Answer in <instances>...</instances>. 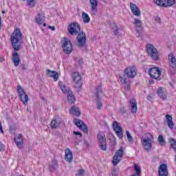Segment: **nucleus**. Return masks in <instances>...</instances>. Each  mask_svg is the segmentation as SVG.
I'll use <instances>...</instances> for the list:
<instances>
[{
	"instance_id": "f257e3e1",
	"label": "nucleus",
	"mask_w": 176,
	"mask_h": 176,
	"mask_svg": "<svg viewBox=\"0 0 176 176\" xmlns=\"http://www.w3.org/2000/svg\"><path fill=\"white\" fill-rule=\"evenodd\" d=\"M68 31L71 35L78 34L77 36L78 47H85L86 46V34L83 32L80 33V25L78 23H72L69 25Z\"/></svg>"
},
{
	"instance_id": "f03ea898",
	"label": "nucleus",
	"mask_w": 176,
	"mask_h": 176,
	"mask_svg": "<svg viewBox=\"0 0 176 176\" xmlns=\"http://www.w3.org/2000/svg\"><path fill=\"white\" fill-rule=\"evenodd\" d=\"M23 40V33L20 29L16 28L11 35V44L15 52H19L23 49L21 41Z\"/></svg>"
},
{
	"instance_id": "7ed1b4c3",
	"label": "nucleus",
	"mask_w": 176,
	"mask_h": 176,
	"mask_svg": "<svg viewBox=\"0 0 176 176\" xmlns=\"http://www.w3.org/2000/svg\"><path fill=\"white\" fill-rule=\"evenodd\" d=\"M152 142H153V135L148 133L145 135V137L142 139V144L145 151H151L152 148Z\"/></svg>"
},
{
	"instance_id": "20e7f679",
	"label": "nucleus",
	"mask_w": 176,
	"mask_h": 176,
	"mask_svg": "<svg viewBox=\"0 0 176 176\" xmlns=\"http://www.w3.org/2000/svg\"><path fill=\"white\" fill-rule=\"evenodd\" d=\"M137 76V70H135V67L133 66H129L124 71V74L120 76V78H122V79H133V78H135Z\"/></svg>"
},
{
	"instance_id": "39448f33",
	"label": "nucleus",
	"mask_w": 176,
	"mask_h": 176,
	"mask_svg": "<svg viewBox=\"0 0 176 176\" xmlns=\"http://www.w3.org/2000/svg\"><path fill=\"white\" fill-rule=\"evenodd\" d=\"M146 52L150 56L151 58L154 60L155 61H157L159 60V52L153 46L152 44H147L146 46Z\"/></svg>"
},
{
	"instance_id": "423d86ee",
	"label": "nucleus",
	"mask_w": 176,
	"mask_h": 176,
	"mask_svg": "<svg viewBox=\"0 0 176 176\" xmlns=\"http://www.w3.org/2000/svg\"><path fill=\"white\" fill-rule=\"evenodd\" d=\"M17 93L19 94V97L23 104L28 105V95L25 94V91H24V89L21 85L17 86Z\"/></svg>"
},
{
	"instance_id": "0eeeda50",
	"label": "nucleus",
	"mask_w": 176,
	"mask_h": 176,
	"mask_svg": "<svg viewBox=\"0 0 176 176\" xmlns=\"http://www.w3.org/2000/svg\"><path fill=\"white\" fill-rule=\"evenodd\" d=\"M97 139L99 142V146L101 151H107V138H105V135L102 132H99Z\"/></svg>"
},
{
	"instance_id": "6e6552de",
	"label": "nucleus",
	"mask_w": 176,
	"mask_h": 176,
	"mask_svg": "<svg viewBox=\"0 0 176 176\" xmlns=\"http://www.w3.org/2000/svg\"><path fill=\"white\" fill-rule=\"evenodd\" d=\"M123 153H124V151H123V147L121 146L120 149L117 151L113 157L112 164L113 166H118V164L123 158Z\"/></svg>"
},
{
	"instance_id": "1a4fd4ad",
	"label": "nucleus",
	"mask_w": 176,
	"mask_h": 176,
	"mask_svg": "<svg viewBox=\"0 0 176 176\" xmlns=\"http://www.w3.org/2000/svg\"><path fill=\"white\" fill-rule=\"evenodd\" d=\"M62 47L64 53L66 54H71V53H72V43H71V41H69V39L67 38H64Z\"/></svg>"
},
{
	"instance_id": "9d476101",
	"label": "nucleus",
	"mask_w": 176,
	"mask_h": 176,
	"mask_svg": "<svg viewBox=\"0 0 176 176\" xmlns=\"http://www.w3.org/2000/svg\"><path fill=\"white\" fill-rule=\"evenodd\" d=\"M73 81L75 82L74 87L78 89V91L82 88V77L79 75V73L74 72L72 74Z\"/></svg>"
},
{
	"instance_id": "9b49d317",
	"label": "nucleus",
	"mask_w": 176,
	"mask_h": 176,
	"mask_svg": "<svg viewBox=\"0 0 176 176\" xmlns=\"http://www.w3.org/2000/svg\"><path fill=\"white\" fill-rule=\"evenodd\" d=\"M101 93H102V89H101V85H99L96 88V92L94 93V96L96 98V108L98 109H101V107H102V102H101V98L99 96V94Z\"/></svg>"
},
{
	"instance_id": "f8f14e48",
	"label": "nucleus",
	"mask_w": 176,
	"mask_h": 176,
	"mask_svg": "<svg viewBox=\"0 0 176 176\" xmlns=\"http://www.w3.org/2000/svg\"><path fill=\"white\" fill-rule=\"evenodd\" d=\"M112 126L116 135H118L120 140H122V138H123V129L122 126H120V125H119V122L114 121Z\"/></svg>"
},
{
	"instance_id": "ddd939ff",
	"label": "nucleus",
	"mask_w": 176,
	"mask_h": 176,
	"mask_svg": "<svg viewBox=\"0 0 176 176\" xmlns=\"http://www.w3.org/2000/svg\"><path fill=\"white\" fill-rule=\"evenodd\" d=\"M74 122L75 125L77 126V127H78V129H80V130H82V131H84V133H85V134H87L89 133V129H87V125H86V124H85V122L83 121H82L81 120H79V119L74 118Z\"/></svg>"
},
{
	"instance_id": "4468645a",
	"label": "nucleus",
	"mask_w": 176,
	"mask_h": 176,
	"mask_svg": "<svg viewBox=\"0 0 176 176\" xmlns=\"http://www.w3.org/2000/svg\"><path fill=\"white\" fill-rule=\"evenodd\" d=\"M151 78L153 79H159L160 75H162V72L157 67H151L148 71Z\"/></svg>"
},
{
	"instance_id": "2eb2a0df",
	"label": "nucleus",
	"mask_w": 176,
	"mask_h": 176,
	"mask_svg": "<svg viewBox=\"0 0 176 176\" xmlns=\"http://www.w3.org/2000/svg\"><path fill=\"white\" fill-rule=\"evenodd\" d=\"M154 2L157 3L158 6H164V8L175 5V0H167V4H166V0H154Z\"/></svg>"
},
{
	"instance_id": "dca6fc26",
	"label": "nucleus",
	"mask_w": 176,
	"mask_h": 176,
	"mask_svg": "<svg viewBox=\"0 0 176 176\" xmlns=\"http://www.w3.org/2000/svg\"><path fill=\"white\" fill-rule=\"evenodd\" d=\"M159 176H168V169L166 164H162L158 168Z\"/></svg>"
},
{
	"instance_id": "f3484780",
	"label": "nucleus",
	"mask_w": 176,
	"mask_h": 176,
	"mask_svg": "<svg viewBox=\"0 0 176 176\" xmlns=\"http://www.w3.org/2000/svg\"><path fill=\"white\" fill-rule=\"evenodd\" d=\"M131 10L134 16H141V10L138 8V6L132 2L130 3Z\"/></svg>"
},
{
	"instance_id": "a211bd4d",
	"label": "nucleus",
	"mask_w": 176,
	"mask_h": 176,
	"mask_svg": "<svg viewBox=\"0 0 176 176\" xmlns=\"http://www.w3.org/2000/svg\"><path fill=\"white\" fill-rule=\"evenodd\" d=\"M12 61L15 67H19V65H20L21 60H20V55H19V53L16 52H12Z\"/></svg>"
},
{
	"instance_id": "6ab92c4d",
	"label": "nucleus",
	"mask_w": 176,
	"mask_h": 176,
	"mask_svg": "<svg viewBox=\"0 0 176 176\" xmlns=\"http://www.w3.org/2000/svg\"><path fill=\"white\" fill-rule=\"evenodd\" d=\"M129 103L131 104V113H137V111H138V108L137 107V100L134 98L130 99Z\"/></svg>"
},
{
	"instance_id": "aec40b11",
	"label": "nucleus",
	"mask_w": 176,
	"mask_h": 176,
	"mask_svg": "<svg viewBox=\"0 0 176 176\" xmlns=\"http://www.w3.org/2000/svg\"><path fill=\"white\" fill-rule=\"evenodd\" d=\"M47 75L49 78H53L54 80L57 81L58 80V73L56 71L47 69Z\"/></svg>"
},
{
	"instance_id": "412c9836",
	"label": "nucleus",
	"mask_w": 176,
	"mask_h": 176,
	"mask_svg": "<svg viewBox=\"0 0 176 176\" xmlns=\"http://www.w3.org/2000/svg\"><path fill=\"white\" fill-rule=\"evenodd\" d=\"M111 30L116 36H119V31H120V27L118 25V23H110Z\"/></svg>"
},
{
	"instance_id": "4be33fe9",
	"label": "nucleus",
	"mask_w": 176,
	"mask_h": 176,
	"mask_svg": "<svg viewBox=\"0 0 176 176\" xmlns=\"http://www.w3.org/2000/svg\"><path fill=\"white\" fill-rule=\"evenodd\" d=\"M59 124H61V119L58 117H54L51 122L52 129H57Z\"/></svg>"
},
{
	"instance_id": "5701e85b",
	"label": "nucleus",
	"mask_w": 176,
	"mask_h": 176,
	"mask_svg": "<svg viewBox=\"0 0 176 176\" xmlns=\"http://www.w3.org/2000/svg\"><path fill=\"white\" fill-rule=\"evenodd\" d=\"M46 20V16H45V12H40L36 16V23H45Z\"/></svg>"
},
{
	"instance_id": "b1692460",
	"label": "nucleus",
	"mask_w": 176,
	"mask_h": 176,
	"mask_svg": "<svg viewBox=\"0 0 176 176\" xmlns=\"http://www.w3.org/2000/svg\"><path fill=\"white\" fill-rule=\"evenodd\" d=\"M65 160L66 162L71 163L74 160V155H72V151L70 149L67 148L65 151Z\"/></svg>"
},
{
	"instance_id": "393cba45",
	"label": "nucleus",
	"mask_w": 176,
	"mask_h": 176,
	"mask_svg": "<svg viewBox=\"0 0 176 176\" xmlns=\"http://www.w3.org/2000/svg\"><path fill=\"white\" fill-rule=\"evenodd\" d=\"M14 140L16 146L19 148H21V146L23 145V144H24V141L23 140V135L19 134L16 138H14Z\"/></svg>"
},
{
	"instance_id": "a878e982",
	"label": "nucleus",
	"mask_w": 176,
	"mask_h": 176,
	"mask_svg": "<svg viewBox=\"0 0 176 176\" xmlns=\"http://www.w3.org/2000/svg\"><path fill=\"white\" fill-rule=\"evenodd\" d=\"M67 100H68L69 104H74L75 101L76 100V99H75V96H74V94H72V91L71 90H68Z\"/></svg>"
},
{
	"instance_id": "bb28decb",
	"label": "nucleus",
	"mask_w": 176,
	"mask_h": 176,
	"mask_svg": "<svg viewBox=\"0 0 176 176\" xmlns=\"http://www.w3.org/2000/svg\"><path fill=\"white\" fill-rule=\"evenodd\" d=\"M89 3L91 6L92 13H97V6H98V2H97V0H89Z\"/></svg>"
},
{
	"instance_id": "cd10ccee",
	"label": "nucleus",
	"mask_w": 176,
	"mask_h": 176,
	"mask_svg": "<svg viewBox=\"0 0 176 176\" xmlns=\"http://www.w3.org/2000/svg\"><path fill=\"white\" fill-rule=\"evenodd\" d=\"M69 112L72 115H74V116H80V111H79V107H78L72 106Z\"/></svg>"
},
{
	"instance_id": "c85d7f7f",
	"label": "nucleus",
	"mask_w": 176,
	"mask_h": 176,
	"mask_svg": "<svg viewBox=\"0 0 176 176\" xmlns=\"http://www.w3.org/2000/svg\"><path fill=\"white\" fill-rule=\"evenodd\" d=\"M166 122L169 128H174V122H173V117L168 114L166 115Z\"/></svg>"
},
{
	"instance_id": "c756f323",
	"label": "nucleus",
	"mask_w": 176,
	"mask_h": 176,
	"mask_svg": "<svg viewBox=\"0 0 176 176\" xmlns=\"http://www.w3.org/2000/svg\"><path fill=\"white\" fill-rule=\"evenodd\" d=\"M120 81L126 90H130V82H129V78H120Z\"/></svg>"
},
{
	"instance_id": "7c9ffc66",
	"label": "nucleus",
	"mask_w": 176,
	"mask_h": 176,
	"mask_svg": "<svg viewBox=\"0 0 176 176\" xmlns=\"http://www.w3.org/2000/svg\"><path fill=\"white\" fill-rule=\"evenodd\" d=\"M168 60H169L171 65H173L174 67H176V58H175V56H174L173 53H170L168 55Z\"/></svg>"
},
{
	"instance_id": "2f4dec72",
	"label": "nucleus",
	"mask_w": 176,
	"mask_h": 176,
	"mask_svg": "<svg viewBox=\"0 0 176 176\" xmlns=\"http://www.w3.org/2000/svg\"><path fill=\"white\" fill-rule=\"evenodd\" d=\"M135 27L137 32L138 34H142V23H135Z\"/></svg>"
},
{
	"instance_id": "473e14b6",
	"label": "nucleus",
	"mask_w": 176,
	"mask_h": 176,
	"mask_svg": "<svg viewBox=\"0 0 176 176\" xmlns=\"http://www.w3.org/2000/svg\"><path fill=\"white\" fill-rule=\"evenodd\" d=\"M157 94H158L159 97H160V98H162V100L167 99V97H166V95L163 93V89L160 88L157 90Z\"/></svg>"
},
{
	"instance_id": "72a5a7b5",
	"label": "nucleus",
	"mask_w": 176,
	"mask_h": 176,
	"mask_svg": "<svg viewBox=\"0 0 176 176\" xmlns=\"http://www.w3.org/2000/svg\"><path fill=\"white\" fill-rule=\"evenodd\" d=\"M82 17L84 23H89L90 22V16L86 12H82Z\"/></svg>"
},
{
	"instance_id": "f704fd0d",
	"label": "nucleus",
	"mask_w": 176,
	"mask_h": 176,
	"mask_svg": "<svg viewBox=\"0 0 176 176\" xmlns=\"http://www.w3.org/2000/svg\"><path fill=\"white\" fill-rule=\"evenodd\" d=\"M158 142L161 145H166V142H164V138L163 137V135H159V137H158Z\"/></svg>"
},
{
	"instance_id": "c9c22d12",
	"label": "nucleus",
	"mask_w": 176,
	"mask_h": 176,
	"mask_svg": "<svg viewBox=\"0 0 176 176\" xmlns=\"http://www.w3.org/2000/svg\"><path fill=\"white\" fill-rule=\"evenodd\" d=\"M134 170L136 172V175L141 174V168H140L137 164H134Z\"/></svg>"
},
{
	"instance_id": "e433bc0d",
	"label": "nucleus",
	"mask_w": 176,
	"mask_h": 176,
	"mask_svg": "<svg viewBox=\"0 0 176 176\" xmlns=\"http://www.w3.org/2000/svg\"><path fill=\"white\" fill-rule=\"evenodd\" d=\"M126 138L129 141V142H131V144H133V136L130 134V132L129 131H126Z\"/></svg>"
},
{
	"instance_id": "4c0bfd02",
	"label": "nucleus",
	"mask_w": 176,
	"mask_h": 176,
	"mask_svg": "<svg viewBox=\"0 0 176 176\" xmlns=\"http://www.w3.org/2000/svg\"><path fill=\"white\" fill-rule=\"evenodd\" d=\"M85 175V169H80L77 171L76 176H83Z\"/></svg>"
},
{
	"instance_id": "58836bf2",
	"label": "nucleus",
	"mask_w": 176,
	"mask_h": 176,
	"mask_svg": "<svg viewBox=\"0 0 176 176\" xmlns=\"http://www.w3.org/2000/svg\"><path fill=\"white\" fill-rule=\"evenodd\" d=\"M175 67L176 66L171 65V67L170 68L171 74H175V71H176Z\"/></svg>"
},
{
	"instance_id": "ea45409f",
	"label": "nucleus",
	"mask_w": 176,
	"mask_h": 176,
	"mask_svg": "<svg viewBox=\"0 0 176 176\" xmlns=\"http://www.w3.org/2000/svg\"><path fill=\"white\" fill-rule=\"evenodd\" d=\"M60 89H61L63 93H67V92H68V90H69V89H67V87H65V85H63V87H61Z\"/></svg>"
},
{
	"instance_id": "a19ab883",
	"label": "nucleus",
	"mask_w": 176,
	"mask_h": 176,
	"mask_svg": "<svg viewBox=\"0 0 176 176\" xmlns=\"http://www.w3.org/2000/svg\"><path fill=\"white\" fill-rule=\"evenodd\" d=\"M74 134H75V135H79L80 138H82V133L79 131H74L73 133Z\"/></svg>"
},
{
	"instance_id": "79ce46f5",
	"label": "nucleus",
	"mask_w": 176,
	"mask_h": 176,
	"mask_svg": "<svg viewBox=\"0 0 176 176\" xmlns=\"http://www.w3.org/2000/svg\"><path fill=\"white\" fill-rule=\"evenodd\" d=\"M120 111L121 113H122V115L126 113V109H124V107H120Z\"/></svg>"
},
{
	"instance_id": "37998d69",
	"label": "nucleus",
	"mask_w": 176,
	"mask_h": 176,
	"mask_svg": "<svg viewBox=\"0 0 176 176\" xmlns=\"http://www.w3.org/2000/svg\"><path fill=\"white\" fill-rule=\"evenodd\" d=\"M155 23H160L162 21V19H160V17L156 16L155 18Z\"/></svg>"
},
{
	"instance_id": "c03bdc74",
	"label": "nucleus",
	"mask_w": 176,
	"mask_h": 176,
	"mask_svg": "<svg viewBox=\"0 0 176 176\" xmlns=\"http://www.w3.org/2000/svg\"><path fill=\"white\" fill-rule=\"evenodd\" d=\"M58 164L57 163V160L54 159V162L52 164V166H54V167H57Z\"/></svg>"
},
{
	"instance_id": "a18cd8bd",
	"label": "nucleus",
	"mask_w": 176,
	"mask_h": 176,
	"mask_svg": "<svg viewBox=\"0 0 176 176\" xmlns=\"http://www.w3.org/2000/svg\"><path fill=\"white\" fill-rule=\"evenodd\" d=\"M50 171H54V170H56V166L53 165L50 166Z\"/></svg>"
},
{
	"instance_id": "49530a36",
	"label": "nucleus",
	"mask_w": 176,
	"mask_h": 176,
	"mask_svg": "<svg viewBox=\"0 0 176 176\" xmlns=\"http://www.w3.org/2000/svg\"><path fill=\"white\" fill-rule=\"evenodd\" d=\"M112 176H118V173H116V169H114L111 173Z\"/></svg>"
},
{
	"instance_id": "de8ad7c7",
	"label": "nucleus",
	"mask_w": 176,
	"mask_h": 176,
	"mask_svg": "<svg viewBox=\"0 0 176 176\" xmlns=\"http://www.w3.org/2000/svg\"><path fill=\"white\" fill-rule=\"evenodd\" d=\"M48 28L50 30H52V31H55L56 30V27H54V26L48 25Z\"/></svg>"
},
{
	"instance_id": "09e8293b",
	"label": "nucleus",
	"mask_w": 176,
	"mask_h": 176,
	"mask_svg": "<svg viewBox=\"0 0 176 176\" xmlns=\"http://www.w3.org/2000/svg\"><path fill=\"white\" fill-rule=\"evenodd\" d=\"M78 64L80 65H82V64H83V59L80 58L78 60Z\"/></svg>"
},
{
	"instance_id": "8fccbe9b",
	"label": "nucleus",
	"mask_w": 176,
	"mask_h": 176,
	"mask_svg": "<svg viewBox=\"0 0 176 176\" xmlns=\"http://www.w3.org/2000/svg\"><path fill=\"white\" fill-rule=\"evenodd\" d=\"M147 100H148V101H152V96H147Z\"/></svg>"
},
{
	"instance_id": "3c124183",
	"label": "nucleus",
	"mask_w": 176,
	"mask_h": 176,
	"mask_svg": "<svg viewBox=\"0 0 176 176\" xmlns=\"http://www.w3.org/2000/svg\"><path fill=\"white\" fill-rule=\"evenodd\" d=\"M13 130H14V127L10 126V131H13Z\"/></svg>"
},
{
	"instance_id": "603ef678",
	"label": "nucleus",
	"mask_w": 176,
	"mask_h": 176,
	"mask_svg": "<svg viewBox=\"0 0 176 176\" xmlns=\"http://www.w3.org/2000/svg\"><path fill=\"white\" fill-rule=\"evenodd\" d=\"M21 67L22 69H25V65H21Z\"/></svg>"
},
{
	"instance_id": "864d4df0",
	"label": "nucleus",
	"mask_w": 176,
	"mask_h": 176,
	"mask_svg": "<svg viewBox=\"0 0 176 176\" xmlns=\"http://www.w3.org/2000/svg\"><path fill=\"white\" fill-rule=\"evenodd\" d=\"M59 86H60V89H61V87H64V85L63 86V82H59Z\"/></svg>"
},
{
	"instance_id": "5fc2aeb1",
	"label": "nucleus",
	"mask_w": 176,
	"mask_h": 176,
	"mask_svg": "<svg viewBox=\"0 0 176 176\" xmlns=\"http://www.w3.org/2000/svg\"><path fill=\"white\" fill-rule=\"evenodd\" d=\"M138 38H142V34L139 33V35L138 36Z\"/></svg>"
},
{
	"instance_id": "6e6d98bb",
	"label": "nucleus",
	"mask_w": 176,
	"mask_h": 176,
	"mask_svg": "<svg viewBox=\"0 0 176 176\" xmlns=\"http://www.w3.org/2000/svg\"><path fill=\"white\" fill-rule=\"evenodd\" d=\"M149 83H150V85H153V83H155V82H153V80H151L149 81Z\"/></svg>"
},
{
	"instance_id": "4d7b16f0",
	"label": "nucleus",
	"mask_w": 176,
	"mask_h": 176,
	"mask_svg": "<svg viewBox=\"0 0 176 176\" xmlns=\"http://www.w3.org/2000/svg\"><path fill=\"white\" fill-rule=\"evenodd\" d=\"M135 23H140V20L136 19V20L135 21Z\"/></svg>"
},
{
	"instance_id": "13d9d810",
	"label": "nucleus",
	"mask_w": 176,
	"mask_h": 176,
	"mask_svg": "<svg viewBox=\"0 0 176 176\" xmlns=\"http://www.w3.org/2000/svg\"><path fill=\"white\" fill-rule=\"evenodd\" d=\"M1 133H3V129H2V126H1Z\"/></svg>"
},
{
	"instance_id": "bf43d9fd",
	"label": "nucleus",
	"mask_w": 176,
	"mask_h": 176,
	"mask_svg": "<svg viewBox=\"0 0 176 176\" xmlns=\"http://www.w3.org/2000/svg\"><path fill=\"white\" fill-rule=\"evenodd\" d=\"M43 27H46V23H44L43 24Z\"/></svg>"
},
{
	"instance_id": "052dcab7",
	"label": "nucleus",
	"mask_w": 176,
	"mask_h": 176,
	"mask_svg": "<svg viewBox=\"0 0 176 176\" xmlns=\"http://www.w3.org/2000/svg\"><path fill=\"white\" fill-rule=\"evenodd\" d=\"M1 13H2L3 14H5V10H3V11L1 12Z\"/></svg>"
},
{
	"instance_id": "680f3d73",
	"label": "nucleus",
	"mask_w": 176,
	"mask_h": 176,
	"mask_svg": "<svg viewBox=\"0 0 176 176\" xmlns=\"http://www.w3.org/2000/svg\"><path fill=\"white\" fill-rule=\"evenodd\" d=\"M0 131H1V122H0Z\"/></svg>"
}]
</instances>
